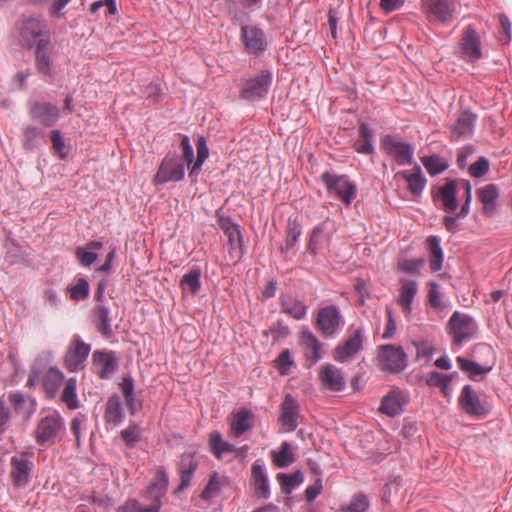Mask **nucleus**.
<instances>
[{
	"label": "nucleus",
	"instance_id": "nucleus-40",
	"mask_svg": "<svg viewBox=\"0 0 512 512\" xmlns=\"http://www.w3.org/2000/svg\"><path fill=\"white\" fill-rule=\"evenodd\" d=\"M427 245L430 252V269L433 272H437L441 270L444 259L440 239L437 236L431 235L427 238Z\"/></svg>",
	"mask_w": 512,
	"mask_h": 512
},
{
	"label": "nucleus",
	"instance_id": "nucleus-49",
	"mask_svg": "<svg viewBox=\"0 0 512 512\" xmlns=\"http://www.w3.org/2000/svg\"><path fill=\"white\" fill-rule=\"evenodd\" d=\"M67 290L72 300L82 301L89 297L90 286L85 278L80 277L76 280V283L70 285Z\"/></svg>",
	"mask_w": 512,
	"mask_h": 512
},
{
	"label": "nucleus",
	"instance_id": "nucleus-41",
	"mask_svg": "<svg viewBox=\"0 0 512 512\" xmlns=\"http://www.w3.org/2000/svg\"><path fill=\"white\" fill-rule=\"evenodd\" d=\"M201 270L200 268H192L180 280V287L183 291H189L195 295L201 290Z\"/></svg>",
	"mask_w": 512,
	"mask_h": 512
},
{
	"label": "nucleus",
	"instance_id": "nucleus-54",
	"mask_svg": "<svg viewBox=\"0 0 512 512\" xmlns=\"http://www.w3.org/2000/svg\"><path fill=\"white\" fill-rule=\"evenodd\" d=\"M346 175H336L332 174L329 171H325L321 174V181L326 186L327 192L329 194H336L342 185V181H344Z\"/></svg>",
	"mask_w": 512,
	"mask_h": 512
},
{
	"label": "nucleus",
	"instance_id": "nucleus-45",
	"mask_svg": "<svg viewBox=\"0 0 512 512\" xmlns=\"http://www.w3.org/2000/svg\"><path fill=\"white\" fill-rule=\"evenodd\" d=\"M274 464L279 468H286L295 461L294 454L288 442H283L278 451H272Z\"/></svg>",
	"mask_w": 512,
	"mask_h": 512
},
{
	"label": "nucleus",
	"instance_id": "nucleus-48",
	"mask_svg": "<svg viewBox=\"0 0 512 512\" xmlns=\"http://www.w3.org/2000/svg\"><path fill=\"white\" fill-rule=\"evenodd\" d=\"M422 163L431 176L438 175L449 167L448 162L439 155L423 157Z\"/></svg>",
	"mask_w": 512,
	"mask_h": 512
},
{
	"label": "nucleus",
	"instance_id": "nucleus-1",
	"mask_svg": "<svg viewBox=\"0 0 512 512\" xmlns=\"http://www.w3.org/2000/svg\"><path fill=\"white\" fill-rule=\"evenodd\" d=\"M169 485V477L163 466L156 471L155 480L141 493V496L151 504L143 507L136 499H128L117 512H160L162 498L166 495Z\"/></svg>",
	"mask_w": 512,
	"mask_h": 512
},
{
	"label": "nucleus",
	"instance_id": "nucleus-6",
	"mask_svg": "<svg viewBox=\"0 0 512 512\" xmlns=\"http://www.w3.org/2000/svg\"><path fill=\"white\" fill-rule=\"evenodd\" d=\"M459 408L467 415L479 419L485 418L491 411V406L482 400L473 387L464 385L458 398Z\"/></svg>",
	"mask_w": 512,
	"mask_h": 512
},
{
	"label": "nucleus",
	"instance_id": "nucleus-32",
	"mask_svg": "<svg viewBox=\"0 0 512 512\" xmlns=\"http://www.w3.org/2000/svg\"><path fill=\"white\" fill-rule=\"evenodd\" d=\"M63 381V372L57 367H50L44 374L42 380V386L47 397L54 398Z\"/></svg>",
	"mask_w": 512,
	"mask_h": 512
},
{
	"label": "nucleus",
	"instance_id": "nucleus-50",
	"mask_svg": "<svg viewBox=\"0 0 512 512\" xmlns=\"http://www.w3.org/2000/svg\"><path fill=\"white\" fill-rule=\"evenodd\" d=\"M197 157L194 159L193 165L191 166L190 175L197 173L201 169L203 163L209 156V149L207 147L206 139L203 136H199L197 140Z\"/></svg>",
	"mask_w": 512,
	"mask_h": 512
},
{
	"label": "nucleus",
	"instance_id": "nucleus-51",
	"mask_svg": "<svg viewBox=\"0 0 512 512\" xmlns=\"http://www.w3.org/2000/svg\"><path fill=\"white\" fill-rule=\"evenodd\" d=\"M23 147L26 150H32L39 145V141L44 137L43 131L39 128L29 125L24 129Z\"/></svg>",
	"mask_w": 512,
	"mask_h": 512
},
{
	"label": "nucleus",
	"instance_id": "nucleus-8",
	"mask_svg": "<svg viewBox=\"0 0 512 512\" xmlns=\"http://www.w3.org/2000/svg\"><path fill=\"white\" fill-rule=\"evenodd\" d=\"M90 351L91 345L85 343L79 336H75L64 355V365L66 369L69 372H79L83 370Z\"/></svg>",
	"mask_w": 512,
	"mask_h": 512
},
{
	"label": "nucleus",
	"instance_id": "nucleus-13",
	"mask_svg": "<svg viewBox=\"0 0 512 512\" xmlns=\"http://www.w3.org/2000/svg\"><path fill=\"white\" fill-rule=\"evenodd\" d=\"M342 316L336 305H328L318 310L316 327L325 337H332L340 329Z\"/></svg>",
	"mask_w": 512,
	"mask_h": 512
},
{
	"label": "nucleus",
	"instance_id": "nucleus-27",
	"mask_svg": "<svg viewBox=\"0 0 512 512\" xmlns=\"http://www.w3.org/2000/svg\"><path fill=\"white\" fill-rule=\"evenodd\" d=\"M319 379L322 384L331 391H342L345 387V380L341 371L331 364H327L321 368Z\"/></svg>",
	"mask_w": 512,
	"mask_h": 512
},
{
	"label": "nucleus",
	"instance_id": "nucleus-5",
	"mask_svg": "<svg viewBox=\"0 0 512 512\" xmlns=\"http://www.w3.org/2000/svg\"><path fill=\"white\" fill-rule=\"evenodd\" d=\"M185 164L175 153H168L161 161L156 174L153 177L155 185L168 182H179L184 179Z\"/></svg>",
	"mask_w": 512,
	"mask_h": 512
},
{
	"label": "nucleus",
	"instance_id": "nucleus-58",
	"mask_svg": "<svg viewBox=\"0 0 512 512\" xmlns=\"http://www.w3.org/2000/svg\"><path fill=\"white\" fill-rule=\"evenodd\" d=\"M324 230H325L324 224L321 223V224L315 226L311 232L307 249L313 255L317 254Z\"/></svg>",
	"mask_w": 512,
	"mask_h": 512
},
{
	"label": "nucleus",
	"instance_id": "nucleus-28",
	"mask_svg": "<svg viewBox=\"0 0 512 512\" xmlns=\"http://www.w3.org/2000/svg\"><path fill=\"white\" fill-rule=\"evenodd\" d=\"M395 177L403 178L408 185V190L413 196H420L426 185V179L422 174L421 168L418 164H415L412 171H399Z\"/></svg>",
	"mask_w": 512,
	"mask_h": 512
},
{
	"label": "nucleus",
	"instance_id": "nucleus-11",
	"mask_svg": "<svg viewBox=\"0 0 512 512\" xmlns=\"http://www.w3.org/2000/svg\"><path fill=\"white\" fill-rule=\"evenodd\" d=\"M459 49L461 58L468 63H475L482 57L481 38L472 25H468L462 32Z\"/></svg>",
	"mask_w": 512,
	"mask_h": 512
},
{
	"label": "nucleus",
	"instance_id": "nucleus-20",
	"mask_svg": "<svg viewBox=\"0 0 512 512\" xmlns=\"http://www.w3.org/2000/svg\"><path fill=\"white\" fill-rule=\"evenodd\" d=\"M362 348L363 332L361 329H356L353 335L349 337L344 344L336 347L333 356L334 360L343 363L360 352Z\"/></svg>",
	"mask_w": 512,
	"mask_h": 512
},
{
	"label": "nucleus",
	"instance_id": "nucleus-62",
	"mask_svg": "<svg viewBox=\"0 0 512 512\" xmlns=\"http://www.w3.org/2000/svg\"><path fill=\"white\" fill-rule=\"evenodd\" d=\"M75 256L78 262L84 267L92 265L98 257L97 253L84 247H77L75 249Z\"/></svg>",
	"mask_w": 512,
	"mask_h": 512
},
{
	"label": "nucleus",
	"instance_id": "nucleus-55",
	"mask_svg": "<svg viewBox=\"0 0 512 512\" xmlns=\"http://www.w3.org/2000/svg\"><path fill=\"white\" fill-rule=\"evenodd\" d=\"M221 490L220 479L217 473L210 476L209 481L200 494V498L204 501H210L216 497Z\"/></svg>",
	"mask_w": 512,
	"mask_h": 512
},
{
	"label": "nucleus",
	"instance_id": "nucleus-15",
	"mask_svg": "<svg viewBox=\"0 0 512 512\" xmlns=\"http://www.w3.org/2000/svg\"><path fill=\"white\" fill-rule=\"evenodd\" d=\"M34 48L35 67L37 72L45 78L53 79L52 52L53 45L49 38H40Z\"/></svg>",
	"mask_w": 512,
	"mask_h": 512
},
{
	"label": "nucleus",
	"instance_id": "nucleus-24",
	"mask_svg": "<svg viewBox=\"0 0 512 512\" xmlns=\"http://www.w3.org/2000/svg\"><path fill=\"white\" fill-rule=\"evenodd\" d=\"M477 197L482 203V212L487 217H492L497 209V200L500 196L499 188L495 184H487L477 190Z\"/></svg>",
	"mask_w": 512,
	"mask_h": 512
},
{
	"label": "nucleus",
	"instance_id": "nucleus-26",
	"mask_svg": "<svg viewBox=\"0 0 512 512\" xmlns=\"http://www.w3.org/2000/svg\"><path fill=\"white\" fill-rule=\"evenodd\" d=\"M46 28L44 20L29 18L24 21L21 27V36L26 41L28 49L33 48L38 39L44 38L43 33Z\"/></svg>",
	"mask_w": 512,
	"mask_h": 512
},
{
	"label": "nucleus",
	"instance_id": "nucleus-36",
	"mask_svg": "<svg viewBox=\"0 0 512 512\" xmlns=\"http://www.w3.org/2000/svg\"><path fill=\"white\" fill-rule=\"evenodd\" d=\"M417 293V283L414 280L402 281L400 294L398 297V304L402 307L405 314H410L412 310V303Z\"/></svg>",
	"mask_w": 512,
	"mask_h": 512
},
{
	"label": "nucleus",
	"instance_id": "nucleus-21",
	"mask_svg": "<svg viewBox=\"0 0 512 512\" xmlns=\"http://www.w3.org/2000/svg\"><path fill=\"white\" fill-rule=\"evenodd\" d=\"M461 184V180L447 179V181L440 187L437 192L433 195L434 198L441 200L443 209L446 212H454L458 208V201L456 198L457 187Z\"/></svg>",
	"mask_w": 512,
	"mask_h": 512
},
{
	"label": "nucleus",
	"instance_id": "nucleus-12",
	"mask_svg": "<svg viewBox=\"0 0 512 512\" xmlns=\"http://www.w3.org/2000/svg\"><path fill=\"white\" fill-rule=\"evenodd\" d=\"M241 41L248 54L258 57L267 50V39L264 31L254 25H243L241 27Z\"/></svg>",
	"mask_w": 512,
	"mask_h": 512
},
{
	"label": "nucleus",
	"instance_id": "nucleus-59",
	"mask_svg": "<svg viewBox=\"0 0 512 512\" xmlns=\"http://www.w3.org/2000/svg\"><path fill=\"white\" fill-rule=\"evenodd\" d=\"M181 141H180V148L182 150V160L183 162L187 163V166L189 169H191V166L194 162V151L190 144L189 137L187 135H180Z\"/></svg>",
	"mask_w": 512,
	"mask_h": 512
},
{
	"label": "nucleus",
	"instance_id": "nucleus-33",
	"mask_svg": "<svg viewBox=\"0 0 512 512\" xmlns=\"http://www.w3.org/2000/svg\"><path fill=\"white\" fill-rule=\"evenodd\" d=\"M301 341L305 347L306 358L311 360L312 363L318 362L322 358V344L317 337L311 331L304 330L301 333Z\"/></svg>",
	"mask_w": 512,
	"mask_h": 512
},
{
	"label": "nucleus",
	"instance_id": "nucleus-9",
	"mask_svg": "<svg viewBox=\"0 0 512 512\" xmlns=\"http://www.w3.org/2000/svg\"><path fill=\"white\" fill-rule=\"evenodd\" d=\"M273 75L270 70H262L254 78L248 79L240 90V98L246 101H256L264 98L271 86Z\"/></svg>",
	"mask_w": 512,
	"mask_h": 512
},
{
	"label": "nucleus",
	"instance_id": "nucleus-25",
	"mask_svg": "<svg viewBox=\"0 0 512 512\" xmlns=\"http://www.w3.org/2000/svg\"><path fill=\"white\" fill-rule=\"evenodd\" d=\"M476 119L477 116L472 112L468 110L462 111L451 130V138L458 140L470 137L473 134Z\"/></svg>",
	"mask_w": 512,
	"mask_h": 512
},
{
	"label": "nucleus",
	"instance_id": "nucleus-63",
	"mask_svg": "<svg viewBox=\"0 0 512 512\" xmlns=\"http://www.w3.org/2000/svg\"><path fill=\"white\" fill-rule=\"evenodd\" d=\"M276 367L280 374L286 375L288 374L290 367L293 365V360L291 358L290 351L288 349L283 350L277 359L275 360Z\"/></svg>",
	"mask_w": 512,
	"mask_h": 512
},
{
	"label": "nucleus",
	"instance_id": "nucleus-52",
	"mask_svg": "<svg viewBox=\"0 0 512 512\" xmlns=\"http://www.w3.org/2000/svg\"><path fill=\"white\" fill-rule=\"evenodd\" d=\"M302 234V229L299 223L296 221L289 222L287 226V235L285 245L281 247L282 253H287L297 243L299 237Z\"/></svg>",
	"mask_w": 512,
	"mask_h": 512
},
{
	"label": "nucleus",
	"instance_id": "nucleus-46",
	"mask_svg": "<svg viewBox=\"0 0 512 512\" xmlns=\"http://www.w3.org/2000/svg\"><path fill=\"white\" fill-rule=\"evenodd\" d=\"M77 381L75 378H69L64 386L61 394V400L66 404L70 410H75L79 407V400L76 393Z\"/></svg>",
	"mask_w": 512,
	"mask_h": 512
},
{
	"label": "nucleus",
	"instance_id": "nucleus-61",
	"mask_svg": "<svg viewBox=\"0 0 512 512\" xmlns=\"http://www.w3.org/2000/svg\"><path fill=\"white\" fill-rule=\"evenodd\" d=\"M428 302L434 309L442 310L444 308L439 292V285L434 281L429 282Z\"/></svg>",
	"mask_w": 512,
	"mask_h": 512
},
{
	"label": "nucleus",
	"instance_id": "nucleus-53",
	"mask_svg": "<svg viewBox=\"0 0 512 512\" xmlns=\"http://www.w3.org/2000/svg\"><path fill=\"white\" fill-rule=\"evenodd\" d=\"M357 194L356 185L351 183L346 176L345 180L342 181V185L340 189L335 194L338 199H340L346 205H350L352 201L355 199Z\"/></svg>",
	"mask_w": 512,
	"mask_h": 512
},
{
	"label": "nucleus",
	"instance_id": "nucleus-10",
	"mask_svg": "<svg viewBox=\"0 0 512 512\" xmlns=\"http://www.w3.org/2000/svg\"><path fill=\"white\" fill-rule=\"evenodd\" d=\"M91 367L101 379H110L119 368V359L113 350L97 349L92 353Z\"/></svg>",
	"mask_w": 512,
	"mask_h": 512
},
{
	"label": "nucleus",
	"instance_id": "nucleus-23",
	"mask_svg": "<svg viewBox=\"0 0 512 512\" xmlns=\"http://www.w3.org/2000/svg\"><path fill=\"white\" fill-rule=\"evenodd\" d=\"M8 400L17 415L27 421L36 411V400L33 397L25 396L21 392H12L8 395Z\"/></svg>",
	"mask_w": 512,
	"mask_h": 512
},
{
	"label": "nucleus",
	"instance_id": "nucleus-56",
	"mask_svg": "<svg viewBox=\"0 0 512 512\" xmlns=\"http://www.w3.org/2000/svg\"><path fill=\"white\" fill-rule=\"evenodd\" d=\"M121 438L128 448H134L136 443L141 440L139 426L137 424H130L121 431Z\"/></svg>",
	"mask_w": 512,
	"mask_h": 512
},
{
	"label": "nucleus",
	"instance_id": "nucleus-29",
	"mask_svg": "<svg viewBox=\"0 0 512 512\" xmlns=\"http://www.w3.org/2000/svg\"><path fill=\"white\" fill-rule=\"evenodd\" d=\"M404 397L399 390H392L381 400L379 411L389 417H395L403 412Z\"/></svg>",
	"mask_w": 512,
	"mask_h": 512
},
{
	"label": "nucleus",
	"instance_id": "nucleus-31",
	"mask_svg": "<svg viewBox=\"0 0 512 512\" xmlns=\"http://www.w3.org/2000/svg\"><path fill=\"white\" fill-rule=\"evenodd\" d=\"M281 312L288 314L296 320L305 318L307 307L303 302L297 300L291 295L285 294L280 296Z\"/></svg>",
	"mask_w": 512,
	"mask_h": 512
},
{
	"label": "nucleus",
	"instance_id": "nucleus-17",
	"mask_svg": "<svg viewBox=\"0 0 512 512\" xmlns=\"http://www.w3.org/2000/svg\"><path fill=\"white\" fill-rule=\"evenodd\" d=\"M31 454L22 452L19 456H13L10 461V477L14 487H25L30 481L33 463Z\"/></svg>",
	"mask_w": 512,
	"mask_h": 512
},
{
	"label": "nucleus",
	"instance_id": "nucleus-14",
	"mask_svg": "<svg viewBox=\"0 0 512 512\" xmlns=\"http://www.w3.org/2000/svg\"><path fill=\"white\" fill-rule=\"evenodd\" d=\"M382 149L392 155L398 165H410L413 162V148L409 143L399 140L392 135L381 139Z\"/></svg>",
	"mask_w": 512,
	"mask_h": 512
},
{
	"label": "nucleus",
	"instance_id": "nucleus-22",
	"mask_svg": "<svg viewBox=\"0 0 512 512\" xmlns=\"http://www.w3.org/2000/svg\"><path fill=\"white\" fill-rule=\"evenodd\" d=\"M254 413L245 407L232 414L230 431L233 437L239 438L253 427Z\"/></svg>",
	"mask_w": 512,
	"mask_h": 512
},
{
	"label": "nucleus",
	"instance_id": "nucleus-60",
	"mask_svg": "<svg viewBox=\"0 0 512 512\" xmlns=\"http://www.w3.org/2000/svg\"><path fill=\"white\" fill-rule=\"evenodd\" d=\"M461 185H462L463 189L465 190V201H464L463 205L461 206L460 211L456 215H457V217L465 218L469 214V211H470V204L472 201V185H471L470 181L464 180V179L461 180Z\"/></svg>",
	"mask_w": 512,
	"mask_h": 512
},
{
	"label": "nucleus",
	"instance_id": "nucleus-7",
	"mask_svg": "<svg viewBox=\"0 0 512 512\" xmlns=\"http://www.w3.org/2000/svg\"><path fill=\"white\" fill-rule=\"evenodd\" d=\"M449 333L456 345L470 340L477 332L478 326L475 320L467 315L455 311L448 321Z\"/></svg>",
	"mask_w": 512,
	"mask_h": 512
},
{
	"label": "nucleus",
	"instance_id": "nucleus-35",
	"mask_svg": "<svg viewBox=\"0 0 512 512\" xmlns=\"http://www.w3.org/2000/svg\"><path fill=\"white\" fill-rule=\"evenodd\" d=\"M358 134L361 139L355 141L353 144V149L359 154H373V132L366 123L362 122L359 125Z\"/></svg>",
	"mask_w": 512,
	"mask_h": 512
},
{
	"label": "nucleus",
	"instance_id": "nucleus-42",
	"mask_svg": "<svg viewBox=\"0 0 512 512\" xmlns=\"http://www.w3.org/2000/svg\"><path fill=\"white\" fill-rule=\"evenodd\" d=\"M211 451L218 459L222 458L225 453H232L235 451V445L223 440L222 435L218 431H213L209 439Z\"/></svg>",
	"mask_w": 512,
	"mask_h": 512
},
{
	"label": "nucleus",
	"instance_id": "nucleus-43",
	"mask_svg": "<svg viewBox=\"0 0 512 512\" xmlns=\"http://www.w3.org/2000/svg\"><path fill=\"white\" fill-rule=\"evenodd\" d=\"M456 372L452 374H443L437 371H430L423 375L420 380L429 387L445 388L447 384H451Z\"/></svg>",
	"mask_w": 512,
	"mask_h": 512
},
{
	"label": "nucleus",
	"instance_id": "nucleus-19",
	"mask_svg": "<svg viewBox=\"0 0 512 512\" xmlns=\"http://www.w3.org/2000/svg\"><path fill=\"white\" fill-rule=\"evenodd\" d=\"M30 115L44 126L52 127L60 118V110L48 102H34L30 108Z\"/></svg>",
	"mask_w": 512,
	"mask_h": 512
},
{
	"label": "nucleus",
	"instance_id": "nucleus-34",
	"mask_svg": "<svg viewBox=\"0 0 512 512\" xmlns=\"http://www.w3.org/2000/svg\"><path fill=\"white\" fill-rule=\"evenodd\" d=\"M252 482L255 493L262 498L267 499L270 496L268 477L263 466L254 463L252 465Z\"/></svg>",
	"mask_w": 512,
	"mask_h": 512
},
{
	"label": "nucleus",
	"instance_id": "nucleus-30",
	"mask_svg": "<svg viewBox=\"0 0 512 512\" xmlns=\"http://www.w3.org/2000/svg\"><path fill=\"white\" fill-rule=\"evenodd\" d=\"M124 412L120 397L114 393L108 397L105 404L104 420L108 424L118 426L124 420Z\"/></svg>",
	"mask_w": 512,
	"mask_h": 512
},
{
	"label": "nucleus",
	"instance_id": "nucleus-2",
	"mask_svg": "<svg viewBox=\"0 0 512 512\" xmlns=\"http://www.w3.org/2000/svg\"><path fill=\"white\" fill-rule=\"evenodd\" d=\"M408 365V355L403 347L395 344H385L378 347L377 366L385 373L399 374Z\"/></svg>",
	"mask_w": 512,
	"mask_h": 512
},
{
	"label": "nucleus",
	"instance_id": "nucleus-16",
	"mask_svg": "<svg viewBox=\"0 0 512 512\" xmlns=\"http://www.w3.org/2000/svg\"><path fill=\"white\" fill-rule=\"evenodd\" d=\"M301 417L300 404L291 395L286 394L280 404L278 422L287 432L296 430Z\"/></svg>",
	"mask_w": 512,
	"mask_h": 512
},
{
	"label": "nucleus",
	"instance_id": "nucleus-38",
	"mask_svg": "<svg viewBox=\"0 0 512 512\" xmlns=\"http://www.w3.org/2000/svg\"><path fill=\"white\" fill-rule=\"evenodd\" d=\"M94 317L97 331L105 338H111L113 336V330L111 327L109 309L103 305L95 307Z\"/></svg>",
	"mask_w": 512,
	"mask_h": 512
},
{
	"label": "nucleus",
	"instance_id": "nucleus-57",
	"mask_svg": "<svg viewBox=\"0 0 512 512\" xmlns=\"http://www.w3.org/2000/svg\"><path fill=\"white\" fill-rule=\"evenodd\" d=\"M369 507V501L364 494L355 495L349 504L341 508L342 512H366Z\"/></svg>",
	"mask_w": 512,
	"mask_h": 512
},
{
	"label": "nucleus",
	"instance_id": "nucleus-39",
	"mask_svg": "<svg viewBox=\"0 0 512 512\" xmlns=\"http://www.w3.org/2000/svg\"><path fill=\"white\" fill-rule=\"evenodd\" d=\"M456 362L462 371L468 373V377L472 381H477L479 376L487 374L492 369L491 366H482L475 361L461 356L456 358Z\"/></svg>",
	"mask_w": 512,
	"mask_h": 512
},
{
	"label": "nucleus",
	"instance_id": "nucleus-47",
	"mask_svg": "<svg viewBox=\"0 0 512 512\" xmlns=\"http://www.w3.org/2000/svg\"><path fill=\"white\" fill-rule=\"evenodd\" d=\"M51 355L45 354L38 356L33 365L31 366L26 386L28 388H35L39 376L43 372L47 362L50 360Z\"/></svg>",
	"mask_w": 512,
	"mask_h": 512
},
{
	"label": "nucleus",
	"instance_id": "nucleus-18",
	"mask_svg": "<svg viewBox=\"0 0 512 512\" xmlns=\"http://www.w3.org/2000/svg\"><path fill=\"white\" fill-rule=\"evenodd\" d=\"M198 461L195 454L192 452H185L180 456L178 472L180 476V484L174 490V494H179L190 486L191 479L198 469Z\"/></svg>",
	"mask_w": 512,
	"mask_h": 512
},
{
	"label": "nucleus",
	"instance_id": "nucleus-44",
	"mask_svg": "<svg viewBox=\"0 0 512 512\" xmlns=\"http://www.w3.org/2000/svg\"><path fill=\"white\" fill-rule=\"evenodd\" d=\"M281 490L285 494H290L297 486H299L304 476L300 470H297L291 474L279 473L277 475Z\"/></svg>",
	"mask_w": 512,
	"mask_h": 512
},
{
	"label": "nucleus",
	"instance_id": "nucleus-3",
	"mask_svg": "<svg viewBox=\"0 0 512 512\" xmlns=\"http://www.w3.org/2000/svg\"><path fill=\"white\" fill-rule=\"evenodd\" d=\"M459 0H421V9L432 24H450L457 12Z\"/></svg>",
	"mask_w": 512,
	"mask_h": 512
},
{
	"label": "nucleus",
	"instance_id": "nucleus-4",
	"mask_svg": "<svg viewBox=\"0 0 512 512\" xmlns=\"http://www.w3.org/2000/svg\"><path fill=\"white\" fill-rule=\"evenodd\" d=\"M65 431L63 418L58 413L49 414L38 422L34 431L38 445H54L60 441Z\"/></svg>",
	"mask_w": 512,
	"mask_h": 512
},
{
	"label": "nucleus",
	"instance_id": "nucleus-37",
	"mask_svg": "<svg viewBox=\"0 0 512 512\" xmlns=\"http://www.w3.org/2000/svg\"><path fill=\"white\" fill-rule=\"evenodd\" d=\"M218 224L220 229L223 230L225 235L228 237L231 247L234 248L238 246L241 248L243 246V239L239 226L235 224L230 217H220Z\"/></svg>",
	"mask_w": 512,
	"mask_h": 512
},
{
	"label": "nucleus",
	"instance_id": "nucleus-64",
	"mask_svg": "<svg viewBox=\"0 0 512 512\" xmlns=\"http://www.w3.org/2000/svg\"><path fill=\"white\" fill-rule=\"evenodd\" d=\"M489 161L485 157H480L476 162L469 167V174L472 177L480 178L484 176L489 170Z\"/></svg>",
	"mask_w": 512,
	"mask_h": 512
}]
</instances>
